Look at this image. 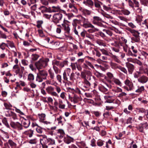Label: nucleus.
<instances>
[{
	"label": "nucleus",
	"mask_w": 148,
	"mask_h": 148,
	"mask_svg": "<svg viewBox=\"0 0 148 148\" xmlns=\"http://www.w3.org/2000/svg\"><path fill=\"white\" fill-rule=\"evenodd\" d=\"M52 64L53 66L56 65L61 68V62L57 60H54Z\"/></svg>",
	"instance_id": "32"
},
{
	"label": "nucleus",
	"mask_w": 148,
	"mask_h": 148,
	"mask_svg": "<svg viewBox=\"0 0 148 148\" xmlns=\"http://www.w3.org/2000/svg\"><path fill=\"white\" fill-rule=\"evenodd\" d=\"M82 26L84 27H85V28H87L88 27H94L93 25L91 24L88 23V22L86 23L83 24Z\"/></svg>",
	"instance_id": "27"
},
{
	"label": "nucleus",
	"mask_w": 148,
	"mask_h": 148,
	"mask_svg": "<svg viewBox=\"0 0 148 148\" xmlns=\"http://www.w3.org/2000/svg\"><path fill=\"white\" fill-rule=\"evenodd\" d=\"M118 71L119 72H121V71L125 74L127 75V72L126 69L125 68L122 67L121 66H120L119 67V68L118 70Z\"/></svg>",
	"instance_id": "25"
},
{
	"label": "nucleus",
	"mask_w": 148,
	"mask_h": 148,
	"mask_svg": "<svg viewBox=\"0 0 148 148\" xmlns=\"http://www.w3.org/2000/svg\"><path fill=\"white\" fill-rule=\"evenodd\" d=\"M83 3L89 7H91L94 5V3L92 0H86L84 1Z\"/></svg>",
	"instance_id": "20"
},
{
	"label": "nucleus",
	"mask_w": 148,
	"mask_h": 148,
	"mask_svg": "<svg viewBox=\"0 0 148 148\" xmlns=\"http://www.w3.org/2000/svg\"><path fill=\"white\" fill-rule=\"evenodd\" d=\"M90 84H84V88H82V89L84 90H87L90 86Z\"/></svg>",
	"instance_id": "55"
},
{
	"label": "nucleus",
	"mask_w": 148,
	"mask_h": 148,
	"mask_svg": "<svg viewBox=\"0 0 148 148\" xmlns=\"http://www.w3.org/2000/svg\"><path fill=\"white\" fill-rule=\"evenodd\" d=\"M102 21V19L100 17L94 16L93 17L92 22L95 25L102 27L103 26V25L101 23Z\"/></svg>",
	"instance_id": "6"
},
{
	"label": "nucleus",
	"mask_w": 148,
	"mask_h": 148,
	"mask_svg": "<svg viewBox=\"0 0 148 148\" xmlns=\"http://www.w3.org/2000/svg\"><path fill=\"white\" fill-rule=\"evenodd\" d=\"M39 57V56L36 54H32L31 56L32 59L33 61H36L37 60Z\"/></svg>",
	"instance_id": "39"
},
{
	"label": "nucleus",
	"mask_w": 148,
	"mask_h": 148,
	"mask_svg": "<svg viewBox=\"0 0 148 148\" xmlns=\"http://www.w3.org/2000/svg\"><path fill=\"white\" fill-rule=\"evenodd\" d=\"M8 143L10 145L11 148H19V147L17 146L16 144L12 140H9L8 141Z\"/></svg>",
	"instance_id": "17"
},
{
	"label": "nucleus",
	"mask_w": 148,
	"mask_h": 148,
	"mask_svg": "<svg viewBox=\"0 0 148 148\" xmlns=\"http://www.w3.org/2000/svg\"><path fill=\"white\" fill-rule=\"evenodd\" d=\"M38 75L40 76L43 77V79H45L47 75V72L44 70H42V69H38Z\"/></svg>",
	"instance_id": "14"
},
{
	"label": "nucleus",
	"mask_w": 148,
	"mask_h": 148,
	"mask_svg": "<svg viewBox=\"0 0 148 148\" xmlns=\"http://www.w3.org/2000/svg\"><path fill=\"white\" fill-rule=\"evenodd\" d=\"M62 17V14L60 13L55 14L53 16V21L56 23H60Z\"/></svg>",
	"instance_id": "8"
},
{
	"label": "nucleus",
	"mask_w": 148,
	"mask_h": 148,
	"mask_svg": "<svg viewBox=\"0 0 148 148\" xmlns=\"http://www.w3.org/2000/svg\"><path fill=\"white\" fill-rule=\"evenodd\" d=\"M5 116L6 117H10L12 118L14 120H16L18 119L17 116L16 114L10 110H8L5 112Z\"/></svg>",
	"instance_id": "9"
},
{
	"label": "nucleus",
	"mask_w": 148,
	"mask_h": 148,
	"mask_svg": "<svg viewBox=\"0 0 148 148\" xmlns=\"http://www.w3.org/2000/svg\"><path fill=\"white\" fill-rule=\"evenodd\" d=\"M86 38H89L90 40H93L94 38V36L93 35H92L91 34H90L87 32L86 36Z\"/></svg>",
	"instance_id": "34"
},
{
	"label": "nucleus",
	"mask_w": 148,
	"mask_h": 148,
	"mask_svg": "<svg viewBox=\"0 0 148 148\" xmlns=\"http://www.w3.org/2000/svg\"><path fill=\"white\" fill-rule=\"evenodd\" d=\"M56 135L57 138L61 139L64 137L65 133L63 130L60 129L57 130Z\"/></svg>",
	"instance_id": "13"
},
{
	"label": "nucleus",
	"mask_w": 148,
	"mask_h": 148,
	"mask_svg": "<svg viewBox=\"0 0 148 148\" xmlns=\"http://www.w3.org/2000/svg\"><path fill=\"white\" fill-rule=\"evenodd\" d=\"M1 38L6 39L7 38V36L1 31H0V38Z\"/></svg>",
	"instance_id": "53"
},
{
	"label": "nucleus",
	"mask_w": 148,
	"mask_h": 148,
	"mask_svg": "<svg viewBox=\"0 0 148 148\" xmlns=\"http://www.w3.org/2000/svg\"><path fill=\"white\" fill-rule=\"evenodd\" d=\"M36 80L37 82H40L42 81V78L40 77V76L38 75L36 78Z\"/></svg>",
	"instance_id": "48"
},
{
	"label": "nucleus",
	"mask_w": 148,
	"mask_h": 148,
	"mask_svg": "<svg viewBox=\"0 0 148 148\" xmlns=\"http://www.w3.org/2000/svg\"><path fill=\"white\" fill-rule=\"evenodd\" d=\"M93 54L95 55L96 56L99 57L101 56V53L97 49H95L92 51Z\"/></svg>",
	"instance_id": "24"
},
{
	"label": "nucleus",
	"mask_w": 148,
	"mask_h": 148,
	"mask_svg": "<svg viewBox=\"0 0 148 148\" xmlns=\"http://www.w3.org/2000/svg\"><path fill=\"white\" fill-rule=\"evenodd\" d=\"M63 75L64 80H62V82L63 83H67V82H69L70 83H72L73 82V77H70V79L68 80L65 72H64Z\"/></svg>",
	"instance_id": "11"
},
{
	"label": "nucleus",
	"mask_w": 148,
	"mask_h": 148,
	"mask_svg": "<svg viewBox=\"0 0 148 148\" xmlns=\"http://www.w3.org/2000/svg\"><path fill=\"white\" fill-rule=\"evenodd\" d=\"M92 28L93 29H90L88 30L87 32H88L90 34L91 33L95 32L96 31H98L99 30L98 29L95 28L94 27V28Z\"/></svg>",
	"instance_id": "36"
},
{
	"label": "nucleus",
	"mask_w": 148,
	"mask_h": 148,
	"mask_svg": "<svg viewBox=\"0 0 148 148\" xmlns=\"http://www.w3.org/2000/svg\"><path fill=\"white\" fill-rule=\"evenodd\" d=\"M135 63L138 65L140 66H141L143 65V63L139 60L136 59Z\"/></svg>",
	"instance_id": "61"
},
{
	"label": "nucleus",
	"mask_w": 148,
	"mask_h": 148,
	"mask_svg": "<svg viewBox=\"0 0 148 148\" xmlns=\"http://www.w3.org/2000/svg\"><path fill=\"white\" fill-rule=\"evenodd\" d=\"M53 69L54 70L55 73L57 74L60 73V70L57 67L55 66H53Z\"/></svg>",
	"instance_id": "46"
},
{
	"label": "nucleus",
	"mask_w": 148,
	"mask_h": 148,
	"mask_svg": "<svg viewBox=\"0 0 148 148\" xmlns=\"http://www.w3.org/2000/svg\"><path fill=\"white\" fill-rule=\"evenodd\" d=\"M100 50L103 54L106 56H109V54L108 51L104 49H100Z\"/></svg>",
	"instance_id": "41"
},
{
	"label": "nucleus",
	"mask_w": 148,
	"mask_h": 148,
	"mask_svg": "<svg viewBox=\"0 0 148 148\" xmlns=\"http://www.w3.org/2000/svg\"><path fill=\"white\" fill-rule=\"evenodd\" d=\"M140 0H129L128 1V5L132 8L134 10H135L134 8L139 7V1Z\"/></svg>",
	"instance_id": "5"
},
{
	"label": "nucleus",
	"mask_w": 148,
	"mask_h": 148,
	"mask_svg": "<svg viewBox=\"0 0 148 148\" xmlns=\"http://www.w3.org/2000/svg\"><path fill=\"white\" fill-rule=\"evenodd\" d=\"M53 9L52 11L53 12H56L58 11L60 9V7L58 6H53L52 7Z\"/></svg>",
	"instance_id": "37"
},
{
	"label": "nucleus",
	"mask_w": 148,
	"mask_h": 148,
	"mask_svg": "<svg viewBox=\"0 0 148 148\" xmlns=\"http://www.w3.org/2000/svg\"><path fill=\"white\" fill-rule=\"evenodd\" d=\"M3 123L8 128L10 127V125L8 124L7 119L5 118L3 119L2 120Z\"/></svg>",
	"instance_id": "35"
},
{
	"label": "nucleus",
	"mask_w": 148,
	"mask_h": 148,
	"mask_svg": "<svg viewBox=\"0 0 148 148\" xmlns=\"http://www.w3.org/2000/svg\"><path fill=\"white\" fill-rule=\"evenodd\" d=\"M24 134L29 138L32 137L34 134V131L32 130H28L25 131Z\"/></svg>",
	"instance_id": "18"
},
{
	"label": "nucleus",
	"mask_w": 148,
	"mask_h": 148,
	"mask_svg": "<svg viewBox=\"0 0 148 148\" xmlns=\"http://www.w3.org/2000/svg\"><path fill=\"white\" fill-rule=\"evenodd\" d=\"M71 11L73 12L74 14H77L78 12V10L75 7L71 9H70Z\"/></svg>",
	"instance_id": "64"
},
{
	"label": "nucleus",
	"mask_w": 148,
	"mask_h": 148,
	"mask_svg": "<svg viewBox=\"0 0 148 148\" xmlns=\"http://www.w3.org/2000/svg\"><path fill=\"white\" fill-rule=\"evenodd\" d=\"M127 30L129 31L134 36L132 38V40L136 42H140V33L134 29L129 28Z\"/></svg>",
	"instance_id": "2"
},
{
	"label": "nucleus",
	"mask_w": 148,
	"mask_h": 148,
	"mask_svg": "<svg viewBox=\"0 0 148 148\" xmlns=\"http://www.w3.org/2000/svg\"><path fill=\"white\" fill-rule=\"evenodd\" d=\"M10 125L12 128L17 129L18 130L23 129L22 125L18 122L11 121L10 122Z\"/></svg>",
	"instance_id": "7"
},
{
	"label": "nucleus",
	"mask_w": 148,
	"mask_h": 148,
	"mask_svg": "<svg viewBox=\"0 0 148 148\" xmlns=\"http://www.w3.org/2000/svg\"><path fill=\"white\" fill-rule=\"evenodd\" d=\"M112 50L113 51L116 52L118 53L120 51L119 48L118 47H113L112 48Z\"/></svg>",
	"instance_id": "58"
},
{
	"label": "nucleus",
	"mask_w": 148,
	"mask_h": 148,
	"mask_svg": "<svg viewBox=\"0 0 148 148\" xmlns=\"http://www.w3.org/2000/svg\"><path fill=\"white\" fill-rule=\"evenodd\" d=\"M49 73L50 75V77L52 79H53L54 77V75L51 70L49 69Z\"/></svg>",
	"instance_id": "52"
},
{
	"label": "nucleus",
	"mask_w": 148,
	"mask_h": 148,
	"mask_svg": "<svg viewBox=\"0 0 148 148\" xmlns=\"http://www.w3.org/2000/svg\"><path fill=\"white\" fill-rule=\"evenodd\" d=\"M38 9L41 10V12L43 13L47 12L48 11L47 8L45 6H40Z\"/></svg>",
	"instance_id": "26"
},
{
	"label": "nucleus",
	"mask_w": 148,
	"mask_h": 148,
	"mask_svg": "<svg viewBox=\"0 0 148 148\" xmlns=\"http://www.w3.org/2000/svg\"><path fill=\"white\" fill-rule=\"evenodd\" d=\"M38 116L40 119V121H43L44 120L46 115L44 114H38Z\"/></svg>",
	"instance_id": "29"
},
{
	"label": "nucleus",
	"mask_w": 148,
	"mask_h": 148,
	"mask_svg": "<svg viewBox=\"0 0 148 148\" xmlns=\"http://www.w3.org/2000/svg\"><path fill=\"white\" fill-rule=\"evenodd\" d=\"M49 61L48 58L40 59L35 63V65L38 69L46 67Z\"/></svg>",
	"instance_id": "1"
},
{
	"label": "nucleus",
	"mask_w": 148,
	"mask_h": 148,
	"mask_svg": "<svg viewBox=\"0 0 148 148\" xmlns=\"http://www.w3.org/2000/svg\"><path fill=\"white\" fill-rule=\"evenodd\" d=\"M95 75L98 77H103V76H104L101 73L98 72H96L95 73Z\"/></svg>",
	"instance_id": "62"
},
{
	"label": "nucleus",
	"mask_w": 148,
	"mask_h": 148,
	"mask_svg": "<svg viewBox=\"0 0 148 148\" xmlns=\"http://www.w3.org/2000/svg\"><path fill=\"white\" fill-rule=\"evenodd\" d=\"M140 1L141 4L144 6L147 5L148 3V0H140Z\"/></svg>",
	"instance_id": "54"
},
{
	"label": "nucleus",
	"mask_w": 148,
	"mask_h": 148,
	"mask_svg": "<svg viewBox=\"0 0 148 148\" xmlns=\"http://www.w3.org/2000/svg\"><path fill=\"white\" fill-rule=\"evenodd\" d=\"M66 21H67L64 19L63 21L64 23L62 24V27H61L60 25H58L61 27L62 29H63L68 34L70 32V28L69 25L66 23L65 22Z\"/></svg>",
	"instance_id": "10"
},
{
	"label": "nucleus",
	"mask_w": 148,
	"mask_h": 148,
	"mask_svg": "<svg viewBox=\"0 0 148 148\" xmlns=\"http://www.w3.org/2000/svg\"><path fill=\"white\" fill-rule=\"evenodd\" d=\"M36 27L38 28H40L41 26V25L43 23L42 21H38L37 22Z\"/></svg>",
	"instance_id": "47"
},
{
	"label": "nucleus",
	"mask_w": 148,
	"mask_h": 148,
	"mask_svg": "<svg viewBox=\"0 0 148 148\" xmlns=\"http://www.w3.org/2000/svg\"><path fill=\"white\" fill-rule=\"evenodd\" d=\"M15 111H16V112L20 114L21 115H24V114L23 113V112H22L20 110L17 109L16 107H15Z\"/></svg>",
	"instance_id": "63"
},
{
	"label": "nucleus",
	"mask_w": 148,
	"mask_h": 148,
	"mask_svg": "<svg viewBox=\"0 0 148 148\" xmlns=\"http://www.w3.org/2000/svg\"><path fill=\"white\" fill-rule=\"evenodd\" d=\"M69 98L71 101L73 102L74 103H77L80 100V98L76 95H74L73 97H71L69 95Z\"/></svg>",
	"instance_id": "12"
},
{
	"label": "nucleus",
	"mask_w": 148,
	"mask_h": 148,
	"mask_svg": "<svg viewBox=\"0 0 148 148\" xmlns=\"http://www.w3.org/2000/svg\"><path fill=\"white\" fill-rule=\"evenodd\" d=\"M107 77L104 76L105 79L107 82L110 83L114 82V83H120L119 81L114 77L113 75L110 72L107 73Z\"/></svg>",
	"instance_id": "3"
},
{
	"label": "nucleus",
	"mask_w": 148,
	"mask_h": 148,
	"mask_svg": "<svg viewBox=\"0 0 148 148\" xmlns=\"http://www.w3.org/2000/svg\"><path fill=\"white\" fill-rule=\"evenodd\" d=\"M148 80V78L146 76L143 75L138 79V81L140 83H145Z\"/></svg>",
	"instance_id": "19"
},
{
	"label": "nucleus",
	"mask_w": 148,
	"mask_h": 148,
	"mask_svg": "<svg viewBox=\"0 0 148 148\" xmlns=\"http://www.w3.org/2000/svg\"><path fill=\"white\" fill-rule=\"evenodd\" d=\"M47 140L48 143H49L51 145H54L55 144V140L51 138H49L47 139Z\"/></svg>",
	"instance_id": "38"
},
{
	"label": "nucleus",
	"mask_w": 148,
	"mask_h": 148,
	"mask_svg": "<svg viewBox=\"0 0 148 148\" xmlns=\"http://www.w3.org/2000/svg\"><path fill=\"white\" fill-rule=\"evenodd\" d=\"M112 68L113 69H117V70H118V69L120 65H118L117 64L115 63H113L112 64Z\"/></svg>",
	"instance_id": "45"
},
{
	"label": "nucleus",
	"mask_w": 148,
	"mask_h": 148,
	"mask_svg": "<svg viewBox=\"0 0 148 148\" xmlns=\"http://www.w3.org/2000/svg\"><path fill=\"white\" fill-rule=\"evenodd\" d=\"M36 0H27V4L29 6H31V4L36 3Z\"/></svg>",
	"instance_id": "42"
},
{
	"label": "nucleus",
	"mask_w": 148,
	"mask_h": 148,
	"mask_svg": "<svg viewBox=\"0 0 148 148\" xmlns=\"http://www.w3.org/2000/svg\"><path fill=\"white\" fill-rule=\"evenodd\" d=\"M64 141L65 143L69 144L71 142H73V139L70 136H66L64 138Z\"/></svg>",
	"instance_id": "16"
},
{
	"label": "nucleus",
	"mask_w": 148,
	"mask_h": 148,
	"mask_svg": "<svg viewBox=\"0 0 148 148\" xmlns=\"http://www.w3.org/2000/svg\"><path fill=\"white\" fill-rule=\"evenodd\" d=\"M122 12L124 15H128L130 13V12L127 10H122Z\"/></svg>",
	"instance_id": "49"
},
{
	"label": "nucleus",
	"mask_w": 148,
	"mask_h": 148,
	"mask_svg": "<svg viewBox=\"0 0 148 148\" xmlns=\"http://www.w3.org/2000/svg\"><path fill=\"white\" fill-rule=\"evenodd\" d=\"M128 86H129V88L127 86H125V88L127 90H131L132 86V84H127Z\"/></svg>",
	"instance_id": "60"
},
{
	"label": "nucleus",
	"mask_w": 148,
	"mask_h": 148,
	"mask_svg": "<svg viewBox=\"0 0 148 148\" xmlns=\"http://www.w3.org/2000/svg\"><path fill=\"white\" fill-rule=\"evenodd\" d=\"M129 74H132L134 69V66L132 64L129 63L127 65Z\"/></svg>",
	"instance_id": "15"
},
{
	"label": "nucleus",
	"mask_w": 148,
	"mask_h": 148,
	"mask_svg": "<svg viewBox=\"0 0 148 148\" xmlns=\"http://www.w3.org/2000/svg\"><path fill=\"white\" fill-rule=\"evenodd\" d=\"M104 142V141L101 140H98L97 142V145L101 147L103 145Z\"/></svg>",
	"instance_id": "44"
},
{
	"label": "nucleus",
	"mask_w": 148,
	"mask_h": 148,
	"mask_svg": "<svg viewBox=\"0 0 148 148\" xmlns=\"http://www.w3.org/2000/svg\"><path fill=\"white\" fill-rule=\"evenodd\" d=\"M136 109L138 110L139 113H146V110L143 108H137Z\"/></svg>",
	"instance_id": "50"
},
{
	"label": "nucleus",
	"mask_w": 148,
	"mask_h": 148,
	"mask_svg": "<svg viewBox=\"0 0 148 148\" xmlns=\"http://www.w3.org/2000/svg\"><path fill=\"white\" fill-rule=\"evenodd\" d=\"M103 31L104 32L106 33L107 35L110 36H111L113 34L111 30L106 29H103Z\"/></svg>",
	"instance_id": "31"
},
{
	"label": "nucleus",
	"mask_w": 148,
	"mask_h": 148,
	"mask_svg": "<svg viewBox=\"0 0 148 148\" xmlns=\"http://www.w3.org/2000/svg\"><path fill=\"white\" fill-rule=\"evenodd\" d=\"M30 122L29 120L24 119L22 121V124L24 127L26 128H28L29 126Z\"/></svg>",
	"instance_id": "21"
},
{
	"label": "nucleus",
	"mask_w": 148,
	"mask_h": 148,
	"mask_svg": "<svg viewBox=\"0 0 148 148\" xmlns=\"http://www.w3.org/2000/svg\"><path fill=\"white\" fill-rule=\"evenodd\" d=\"M96 140L94 138L92 139L91 141L90 145L92 147H95L96 144L95 143Z\"/></svg>",
	"instance_id": "51"
},
{
	"label": "nucleus",
	"mask_w": 148,
	"mask_h": 148,
	"mask_svg": "<svg viewBox=\"0 0 148 148\" xmlns=\"http://www.w3.org/2000/svg\"><path fill=\"white\" fill-rule=\"evenodd\" d=\"M40 1L44 5H47L49 4L48 1L47 0H40Z\"/></svg>",
	"instance_id": "57"
},
{
	"label": "nucleus",
	"mask_w": 148,
	"mask_h": 148,
	"mask_svg": "<svg viewBox=\"0 0 148 148\" xmlns=\"http://www.w3.org/2000/svg\"><path fill=\"white\" fill-rule=\"evenodd\" d=\"M101 3L99 1H95V2L94 4L95 7L98 8H101L100 4Z\"/></svg>",
	"instance_id": "43"
},
{
	"label": "nucleus",
	"mask_w": 148,
	"mask_h": 148,
	"mask_svg": "<svg viewBox=\"0 0 148 148\" xmlns=\"http://www.w3.org/2000/svg\"><path fill=\"white\" fill-rule=\"evenodd\" d=\"M92 75V73L90 71L87 70H84L81 73V75L82 77L86 81L85 83H90L88 80L90 79V77Z\"/></svg>",
	"instance_id": "4"
},
{
	"label": "nucleus",
	"mask_w": 148,
	"mask_h": 148,
	"mask_svg": "<svg viewBox=\"0 0 148 148\" xmlns=\"http://www.w3.org/2000/svg\"><path fill=\"white\" fill-rule=\"evenodd\" d=\"M47 92L49 94H50L54 90V88L51 86H49L46 88Z\"/></svg>",
	"instance_id": "40"
},
{
	"label": "nucleus",
	"mask_w": 148,
	"mask_h": 148,
	"mask_svg": "<svg viewBox=\"0 0 148 148\" xmlns=\"http://www.w3.org/2000/svg\"><path fill=\"white\" fill-rule=\"evenodd\" d=\"M96 43L100 46H105V44L103 40H98L96 41Z\"/></svg>",
	"instance_id": "33"
},
{
	"label": "nucleus",
	"mask_w": 148,
	"mask_h": 148,
	"mask_svg": "<svg viewBox=\"0 0 148 148\" xmlns=\"http://www.w3.org/2000/svg\"><path fill=\"white\" fill-rule=\"evenodd\" d=\"M68 61H64L62 62H61V68H62L65 65L67 64Z\"/></svg>",
	"instance_id": "59"
},
{
	"label": "nucleus",
	"mask_w": 148,
	"mask_h": 148,
	"mask_svg": "<svg viewBox=\"0 0 148 148\" xmlns=\"http://www.w3.org/2000/svg\"><path fill=\"white\" fill-rule=\"evenodd\" d=\"M111 97L112 98V97L109 96H105L104 98L107 99L106 102L108 103H111L114 102V99L112 98H111Z\"/></svg>",
	"instance_id": "23"
},
{
	"label": "nucleus",
	"mask_w": 148,
	"mask_h": 148,
	"mask_svg": "<svg viewBox=\"0 0 148 148\" xmlns=\"http://www.w3.org/2000/svg\"><path fill=\"white\" fill-rule=\"evenodd\" d=\"M87 31L85 30H84L82 32H81L80 35L82 37L84 38L86 36V34L87 33Z\"/></svg>",
	"instance_id": "56"
},
{
	"label": "nucleus",
	"mask_w": 148,
	"mask_h": 148,
	"mask_svg": "<svg viewBox=\"0 0 148 148\" xmlns=\"http://www.w3.org/2000/svg\"><path fill=\"white\" fill-rule=\"evenodd\" d=\"M34 75L32 73L29 74L27 78L28 81H29L30 82H32L34 80Z\"/></svg>",
	"instance_id": "30"
},
{
	"label": "nucleus",
	"mask_w": 148,
	"mask_h": 148,
	"mask_svg": "<svg viewBox=\"0 0 148 148\" xmlns=\"http://www.w3.org/2000/svg\"><path fill=\"white\" fill-rule=\"evenodd\" d=\"M3 105L5 108L7 110H11L12 107V105L10 103L4 102Z\"/></svg>",
	"instance_id": "22"
},
{
	"label": "nucleus",
	"mask_w": 148,
	"mask_h": 148,
	"mask_svg": "<svg viewBox=\"0 0 148 148\" xmlns=\"http://www.w3.org/2000/svg\"><path fill=\"white\" fill-rule=\"evenodd\" d=\"M80 28L81 27L79 25H78L77 28L76 27H75L74 31L75 34L78 36V32H81Z\"/></svg>",
	"instance_id": "28"
}]
</instances>
